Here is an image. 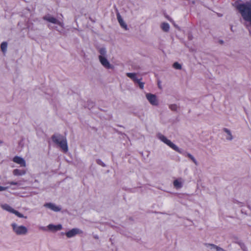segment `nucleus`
Returning a JSON list of instances; mask_svg holds the SVG:
<instances>
[{"instance_id":"14","label":"nucleus","mask_w":251,"mask_h":251,"mask_svg":"<svg viewBox=\"0 0 251 251\" xmlns=\"http://www.w3.org/2000/svg\"><path fill=\"white\" fill-rule=\"evenodd\" d=\"M1 207L4 210H5L10 213H13L15 209L11 207L10 205L7 204H4L1 205Z\"/></svg>"},{"instance_id":"29","label":"nucleus","mask_w":251,"mask_h":251,"mask_svg":"<svg viewBox=\"0 0 251 251\" xmlns=\"http://www.w3.org/2000/svg\"><path fill=\"white\" fill-rule=\"evenodd\" d=\"M1 143H2V142L0 141V144Z\"/></svg>"},{"instance_id":"2","label":"nucleus","mask_w":251,"mask_h":251,"mask_svg":"<svg viewBox=\"0 0 251 251\" xmlns=\"http://www.w3.org/2000/svg\"><path fill=\"white\" fill-rule=\"evenodd\" d=\"M157 137L160 140L168 145L174 151L177 152L180 151L179 148L175 144L173 143L170 140L168 139L164 135L161 133H158L157 134Z\"/></svg>"},{"instance_id":"10","label":"nucleus","mask_w":251,"mask_h":251,"mask_svg":"<svg viewBox=\"0 0 251 251\" xmlns=\"http://www.w3.org/2000/svg\"><path fill=\"white\" fill-rule=\"evenodd\" d=\"M44 206L48 207L55 212L59 211L61 210V208L59 207L52 203H46L44 204Z\"/></svg>"},{"instance_id":"27","label":"nucleus","mask_w":251,"mask_h":251,"mask_svg":"<svg viewBox=\"0 0 251 251\" xmlns=\"http://www.w3.org/2000/svg\"><path fill=\"white\" fill-rule=\"evenodd\" d=\"M8 187H3L1 186H0V191L6 190L8 189Z\"/></svg>"},{"instance_id":"28","label":"nucleus","mask_w":251,"mask_h":251,"mask_svg":"<svg viewBox=\"0 0 251 251\" xmlns=\"http://www.w3.org/2000/svg\"><path fill=\"white\" fill-rule=\"evenodd\" d=\"M166 18H167V19H168L170 22H171L174 24V25L175 26H176V25H175V23H174V21H173L171 18H170L169 16H166Z\"/></svg>"},{"instance_id":"18","label":"nucleus","mask_w":251,"mask_h":251,"mask_svg":"<svg viewBox=\"0 0 251 251\" xmlns=\"http://www.w3.org/2000/svg\"><path fill=\"white\" fill-rule=\"evenodd\" d=\"M174 185L176 188H180L182 186V184L181 182L178 181V180H175L174 181Z\"/></svg>"},{"instance_id":"12","label":"nucleus","mask_w":251,"mask_h":251,"mask_svg":"<svg viewBox=\"0 0 251 251\" xmlns=\"http://www.w3.org/2000/svg\"><path fill=\"white\" fill-rule=\"evenodd\" d=\"M25 170H20L18 169H16L13 171V174L15 176H22L25 175Z\"/></svg>"},{"instance_id":"22","label":"nucleus","mask_w":251,"mask_h":251,"mask_svg":"<svg viewBox=\"0 0 251 251\" xmlns=\"http://www.w3.org/2000/svg\"><path fill=\"white\" fill-rule=\"evenodd\" d=\"M173 67L176 69L180 70L181 69V65L177 62H175L173 64Z\"/></svg>"},{"instance_id":"21","label":"nucleus","mask_w":251,"mask_h":251,"mask_svg":"<svg viewBox=\"0 0 251 251\" xmlns=\"http://www.w3.org/2000/svg\"><path fill=\"white\" fill-rule=\"evenodd\" d=\"M7 45L6 43L3 42L1 43V45H0V48L3 52H4L6 51V49H7Z\"/></svg>"},{"instance_id":"6","label":"nucleus","mask_w":251,"mask_h":251,"mask_svg":"<svg viewBox=\"0 0 251 251\" xmlns=\"http://www.w3.org/2000/svg\"><path fill=\"white\" fill-rule=\"evenodd\" d=\"M99 59L100 63L104 68L109 69H114V66L109 63L106 56H99Z\"/></svg>"},{"instance_id":"23","label":"nucleus","mask_w":251,"mask_h":251,"mask_svg":"<svg viewBox=\"0 0 251 251\" xmlns=\"http://www.w3.org/2000/svg\"><path fill=\"white\" fill-rule=\"evenodd\" d=\"M13 214H15L16 216H17L18 217H20V218H23L24 216V215L20 213V212H19L18 211L15 210L13 213Z\"/></svg>"},{"instance_id":"24","label":"nucleus","mask_w":251,"mask_h":251,"mask_svg":"<svg viewBox=\"0 0 251 251\" xmlns=\"http://www.w3.org/2000/svg\"><path fill=\"white\" fill-rule=\"evenodd\" d=\"M188 157L189 158H190L193 161V162H194V163L196 164V165H197V162L196 161V160L195 159V158L190 153H188L187 154Z\"/></svg>"},{"instance_id":"26","label":"nucleus","mask_w":251,"mask_h":251,"mask_svg":"<svg viewBox=\"0 0 251 251\" xmlns=\"http://www.w3.org/2000/svg\"><path fill=\"white\" fill-rule=\"evenodd\" d=\"M7 184H9L10 185H17L18 184V182H14V181H9L7 182Z\"/></svg>"},{"instance_id":"17","label":"nucleus","mask_w":251,"mask_h":251,"mask_svg":"<svg viewBox=\"0 0 251 251\" xmlns=\"http://www.w3.org/2000/svg\"><path fill=\"white\" fill-rule=\"evenodd\" d=\"M224 130L225 131V132L227 134L226 139L228 140H231L232 139V136L230 131L226 128H225Z\"/></svg>"},{"instance_id":"8","label":"nucleus","mask_w":251,"mask_h":251,"mask_svg":"<svg viewBox=\"0 0 251 251\" xmlns=\"http://www.w3.org/2000/svg\"><path fill=\"white\" fill-rule=\"evenodd\" d=\"M82 231L78 228H73L65 233V235L68 238H71L77 234L81 233Z\"/></svg>"},{"instance_id":"25","label":"nucleus","mask_w":251,"mask_h":251,"mask_svg":"<svg viewBox=\"0 0 251 251\" xmlns=\"http://www.w3.org/2000/svg\"><path fill=\"white\" fill-rule=\"evenodd\" d=\"M140 79L136 82L139 84V86L142 89L144 88V83L140 81Z\"/></svg>"},{"instance_id":"11","label":"nucleus","mask_w":251,"mask_h":251,"mask_svg":"<svg viewBox=\"0 0 251 251\" xmlns=\"http://www.w3.org/2000/svg\"><path fill=\"white\" fill-rule=\"evenodd\" d=\"M48 228L49 230L51 231H57L61 230L62 226L61 225H53L52 224H50L48 225Z\"/></svg>"},{"instance_id":"15","label":"nucleus","mask_w":251,"mask_h":251,"mask_svg":"<svg viewBox=\"0 0 251 251\" xmlns=\"http://www.w3.org/2000/svg\"><path fill=\"white\" fill-rule=\"evenodd\" d=\"M161 28L164 32H168L170 29V25L167 23H162L160 25Z\"/></svg>"},{"instance_id":"13","label":"nucleus","mask_w":251,"mask_h":251,"mask_svg":"<svg viewBox=\"0 0 251 251\" xmlns=\"http://www.w3.org/2000/svg\"><path fill=\"white\" fill-rule=\"evenodd\" d=\"M126 75L135 82H137L140 79L137 78V75L135 73H127Z\"/></svg>"},{"instance_id":"3","label":"nucleus","mask_w":251,"mask_h":251,"mask_svg":"<svg viewBox=\"0 0 251 251\" xmlns=\"http://www.w3.org/2000/svg\"><path fill=\"white\" fill-rule=\"evenodd\" d=\"M14 231L18 235L25 234L27 231V228L23 226H17L15 223H13L11 225Z\"/></svg>"},{"instance_id":"9","label":"nucleus","mask_w":251,"mask_h":251,"mask_svg":"<svg viewBox=\"0 0 251 251\" xmlns=\"http://www.w3.org/2000/svg\"><path fill=\"white\" fill-rule=\"evenodd\" d=\"M117 18L120 26L125 30H127L128 29L127 25L119 13L117 14Z\"/></svg>"},{"instance_id":"16","label":"nucleus","mask_w":251,"mask_h":251,"mask_svg":"<svg viewBox=\"0 0 251 251\" xmlns=\"http://www.w3.org/2000/svg\"><path fill=\"white\" fill-rule=\"evenodd\" d=\"M204 245L207 247H208V246L211 247L212 248L216 249V251H226L223 248L219 247L214 244L205 243V244H204Z\"/></svg>"},{"instance_id":"1","label":"nucleus","mask_w":251,"mask_h":251,"mask_svg":"<svg viewBox=\"0 0 251 251\" xmlns=\"http://www.w3.org/2000/svg\"><path fill=\"white\" fill-rule=\"evenodd\" d=\"M52 142L58 146L64 153L68 151L67 139L65 136L60 134H55L51 136Z\"/></svg>"},{"instance_id":"7","label":"nucleus","mask_w":251,"mask_h":251,"mask_svg":"<svg viewBox=\"0 0 251 251\" xmlns=\"http://www.w3.org/2000/svg\"><path fill=\"white\" fill-rule=\"evenodd\" d=\"M12 161L14 163H15L18 165H20V166L21 167H25L26 166V162H25V160L23 158H22L20 156H14L12 159Z\"/></svg>"},{"instance_id":"5","label":"nucleus","mask_w":251,"mask_h":251,"mask_svg":"<svg viewBox=\"0 0 251 251\" xmlns=\"http://www.w3.org/2000/svg\"><path fill=\"white\" fill-rule=\"evenodd\" d=\"M146 97L149 102L152 105L157 106L159 104L158 100L157 97L152 94L147 93L146 94Z\"/></svg>"},{"instance_id":"19","label":"nucleus","mask_w":251,"mask_h":251,"mask_svg":"<svg viewBox=\"0 0 251 251\" xmlns=\"http://www.w3.org/2000/svg\"><path fill=\"white\" fill-rule=\"evenodd\" d=\"M170 109L174 111H176L178 108V107L177 105L175 104H170L169 105Z\"/></svg>"},{"instance_id":"4","label":"nucleus","mask_w":251,"mask_h":251,"mask_svg":"<svg viewBox=\"0 0 251 251\" xmlns=\"http://www.w3.org/2000/svg\"><path fill=\"white\" fill-rule=\"evenodd\" d=\"M43 19L46 20L50 23L57 24L62 27L63 26V23L59 21L55 18L53 17L50 14L46 15L43 17Z\"/></svg>"},{"instance_id":"20","label":"nucleus","mask_w":251,"mask_h":251,"mask_svg":"<svg viewBox=\"0 0 251 251\" xmlns=\"http://www.w3.org/2000/svg\"><path fill=\"white\" fill-rule=\"evenodd\" d=\"M100 55L99 56H106V50L104 48H101L100 50Z\"/></svg>"}]
</instances>
